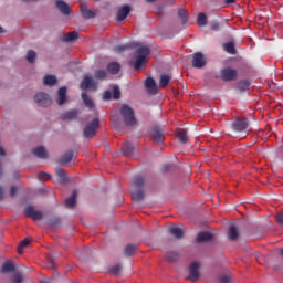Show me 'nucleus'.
<instances>
[{
    "mask_svg": "<svg viewBox=\"0 0 283 283\" xmlns=\"http://www.w3.org/2000/svg\"><path fill=\"white\" fill-rule=\"evenodd\" d=\"M119 115L126 127H134L138 123V120L136 119V113H134V108H132L127 104H123L120 106Z\"/></svg>",
    "mask_w": 283,
    "mask_h": 283,
    "instance_id": "1",
    "label": "nucleus"
},
{
    "mask_svg": "<svg viewBox=\"0 0 283 283\" xmlns=\"http://www.w3.org/2000/svg\"><path fill=\"white\" fill-rule=\"evenodd\" d=\"M136 60L134 63L135 70H140L145 63L149 60V54H151V50L149 46H139L136 51Z\"/></svg>",
    "mask_w": 283,
    "mask_h": 283,
    "instance_id": "2",
    "label": "nucleus"
},
{
    "mask_svg": "<svg viewBox=\"0 0 283 283\" xmlns=\"http://www.w3.org/2000/svg\"><path fill=\"white\" fill-rule=\"evenodd\" d=\"M101 127V122L98 118H94L91 123H88L83 130L84 138H94L96 136V132Z\"/></svg>",
    "mask_w": 283,
    "mask_h": 283,
    "instance_id": "3",
    "label": "nucleus"
},
{
    "mask_svg": "<svg viewBox=\"0 0 283 283\" xmlns=\"http://www.w3.org/2000/svg\"><path fill=\"white\" fill-rule=\"evenodd\" d=\"M34 103L38 107H50L52 105V97L45 92H40L34 96Z\"/></svg>",
    "mask_w": 283,
    "mask_h": 283,
    "instance_id": "4",
    "label": "nucleus"
},
{
    "mask_svg": "<svg viewBox=\"0 0 283 283\" xmlns=\"http://www.w3.org/2000/svg\"><path fill=\"white\" fill-rule=\"evenodd\" d=\"M199 279H200V263L192 262L189 265V275L187 280H189L190 282H198Z\"/></svg>",
    "mask_w": 283,
    "mask_h": 283,
    "instance_id": "5",
    "label": "nucleus"
},
{
    "mask_svg": "<svg viewBox=\"0 0 283 283\" xmlns=\"http://www.w3.org/2000/svg\"><path fill=\"white\" fill-rule=\"evenodd\" d=\"M78 156V153H74L73 150H67L64 155L59 159L60 165L64 167H70L72 165V160Z\"/></svg>",
    "mask_w": 283,
    "mask_h": 283,
    "instance_id": "6",
    "label": "nucleus"
},
{
    "mask_svg": "<svg viewBox=\"0 0 283 283\" xmlns=\"http://www.w3.org/2000/svg\"><path fill=\"white\" fill-rule=\"evenodd\" d=\"M207 65V61L205 60V54L202 52H196L192 55V67H196L197 70H202Z\"/></svg>",
    "mask_w": 283,
    "mask_h": 283,
    "instance_id": "7",
    "label": "nucleus"
},
{
    "mask_svg": "<svg viewBox=\"0 0 283 283\" xmlns=\"http://www.w3.org/2000/svg\"><path fill=\"white\" fill-rule=\"evenodd\" d=\"M220 76L224 82L235 81V78H238V71L231 67H226L221 70Z\"/></svg>",
    "mask_w": 283,
    "mask_h": 283,
    "instance_id": "8",
    "label": "nucleus"
},
{
    "mask_svg": "<svg viewBox=\"0 0 283 283\" xmlns=\"http://www.w3.org/2000/svg\"><path fill=\"white\" fill-rule=\"evenodd\" d=\"M24 216L27 218H32V220H43V212L34 210V207L27 206L24 208Z\"/></svg>",
    "mask_w": 283,
    "mask_h": 283,
    "instance_id": "9",
    "label": "nucleus"
},
{
    "mask_svg": "<svg viewBox=\"0 0 283 283\" xmlns=\"http://www.w3.org/2000/svg\"><path fill=\"white\" fill-rule=\"evenodd\" d=\"M249 127V119L247 117L237 118L235 122L232 123V129L234 132H244Z\"/></svg>",
    "mask_w": 283,
    "mask_h": 283,
    "instance_id": "10",
    "label": "nucleus"
},
{
    "mask_svg": "<svg viewBox=\"0 0 283 283\" xmlns=\"http://www.w3.org/2000/svg\"><path fill=\"white\" fill-rule=\"evenodd\" d=\"M151 138L157 145L165 143V130L163 128H154Z\"/></svg>",
    "mask_w": 283,
    "mask_h": 283,
    "instance_id": "11",
    "label": "nucleus"
},
{
    "mask_svg": "<svg viewBox=\"0 0 283 283\" xmlns=\"http://www.w3.org/2000/svg\"><path fill=\"white\" fill-rule=\"evenodd\" d=\"M57 10H60L61 14H63L64 17H70V14H72V8L67 6V3L65 1H61L59 0L55 3Z\"/></svg>",
    "mask_w": 283,
    "mask_h": 283,
    "instance_id": "12",
    "label": "nucleus"
},
{
    "mask_svg": "<svg viewBox=\"0 0 283 283\" xmlns=\"http://www.w3.org/2000/svg\"><path fill=\"white\" fill-rule=\"evenodd\" d=\"M56 103L57 105H65L67 103V87L62 86L59 88Z\"/></svg>",
    "mask_w": 283,
    "mask_h": 283,
    "instance_id": "13",
    "label": "nucleus"
},
{
    "mask_svg": "<svg viewBox=\"0 0 283 283\" xmlns=\"http://www.w3.org/2000/svg\"><path fill=\"white\" fill-rule=\"evenodd\" d=\"M81 90H90L91 87H96V82L90 75H85L80 84Z\"/></svg>",
    "mask_w": 283,
    "mask_h": 283,
    "instance_id": "14",
    "label": "nucleus"
},
{
    "mask_svg": "<svg viewBox=\"0 0 283 283\" xmlns=\"http://www.w3.org/2000/svg\"><path fill=\"white\" fill-rule=\"evenodd\" d=\"M168 231L177 240H182V237L185 235V228H184V226H181V227H171V228H169Z\"/></svg>",
    "mask_w": 283,
    "mask_h": 283,
    "instance_id": "15",
    "label": "nucleus"
},
{
    "mask_svg": "<svg viewBox=\"0 0 283 283\" xmlns=\"http://www.w3.org/2000/svg\"><path fill=\"white\" fill-rule=\"evenodd\" d=\"M129 12H132V8L129 6H123L117 11V21H125L129 17Z\"/></svg>",
    "mask_w": 283,
    "mask_h": 283,
    "instance_id": "16",
    "label": "nucleus"
},
{
    "mask_svg": "<svg viewBox=\"0 0 283 283\" xmlns=\"http://www.w3.org/2000/svg\"><path fill=\"white\" fill-rule=\"evenodd\" d=\"M61 120H76L78 118V111L72 109L60 115Z\"/></svg>",
    "mask_w": 283,
    "mask_h": 283,
    "instance_id": "17",
    "label": "nucleus"
},
{
    "mask_svg": "<svg viewBox=\"0 0 283 283\" xmlns=\"http://www.w3.org/2000/svg\"><path fill=\"white\" fill-rule=\"evenodd\" d=\"M145 87H146V90H147V92L149 93V94H156V92H157V87H156V80H154L153 77H148V78H146V81H145Z\"/></svg>",
    "mask_w": 283,
    "mask_h": 283,
    "instance_id": "18",
    "label": "nucleus"
},
{
    "mask_svg": "<svg viewBox=\"0 0 283 283\" xmlns=\"http://www.w3.org/2000/svg\"><path fill=\"white\" fill-rule=\"evenodd\" d=\"M31 153L36 156V158H41L42 160H45L48 158V150L43 146H39L31 150Z\"/></svg>",
    "mask_w": 283,
    "mask_h": 283,
    "instance_id": "19",
    "label": "nucleus"
},
{
    "mask_svg": "<svg viewBox=\"0 0 283 283\" xmlns=\"http://www.w3.org/2000/svg\"><path fill=\"white\" fill-rule=\"evenodd\" d=\"M78 197V191L77 190H73L71 197H69L65 200V207H67L69 209H74V207H76V198Z\"/></svg>",
    "mask_w": 283,
    "mask_h": 283,
    "instance_id": "20",
    "label": "nucleus"
},
{
    "mask_svg": "<svg viewBox=\"0 0 283 283\" xmlns=\"http://www.w3.org/2000/svg\"><path fill=\"white\" fill-rule=\"evenodd\" d=\"M240 238V230L235 226H230L228 230V239L231 240V242H235Z\"/></svg>",
    "mask_w": 283,
    "mask_h": 283,
    "instance_id": "21",
    "label": "nucleus"
},
{
    "mask_svg": "<svg viewBox=\"0 0 283 283\" xmlns=\"http://www.w3.org/2000/svg\"><path fill=\"white\" fill-rule=\"evenodd\" d=\"M211 240H213V234L209 232H199L196 238V242L199 244L202 242H211Z\"/></svg>",
    "mask_w": 283,
    "mask_h": 283,
    "instance_id": "22",
    "label": "nucleus"
},
{
    "mask_svg": "<svg viewBox=\"0 0 283 283\" xmlns=\"http://www.w3.org/2000/svg\"><path fill=\"white\" fill-rule=\"evenodd\" d=\"M81 14H82L83 19H86V20L96 18V13L94 11L87 9V4H82Z\"/></svg>",
    "mask_w": 283,
    "mask_h": 283,
    "instance_id": "23",
    "label": "nucleus"
},
{
    "mask_svg": "<svg viewBox=\"0 0 283 283\" xmlns=\"http://www.w3.org/2000/svg\"><path fill=\"white\" fill-rule=\"evenodd\" d=\"M76 39H78V31H71L62 35L63 43H72V41H76Z\"/></svg>",
    "mask_w": 283,
    "mask_h": 283,
    "instance_id": "24",
    "label": "nucleus"
},
{
    "mask_svg": "<svg viewBox=\"0 0 283 283\" xmlns=\"http://www.w3.org/2000/svg\"><path fill=\"white\" fill-rule=\"evenodd\" d=\"M17 268L14 266V263H12L11 260L6 261L1 266V273H12Z\"/></svg>",
    "mask_w": 283,
    "mask_h": 283,
    "instance_id": "25",
    "label": "nucleus"
},
{
    "mask_svg": "<svg viewBox=\"0 0 283 283\" xmlns=\"http://www.w3.org/2000/svg\"><path fill=\"white\" fill-rule=\"evenodd\" d=\"M56 83H59V80L54 75H45L43 78V84L49 87L56 85Z\"/></svg>",
    "mask_w": 283,
    "mask_h": 283,
    "instance_id": "26",
    "label": "nucleus"
},
{
    "mask_svg": "<svg viewBox=\"0 0 283 283\" xmlns=\"http://www.w3.org/2000/svg\"><path fill=\"white\" fill-rule=\"evenodd\" d=\"M123 155L129 158V156L134 155V145L127 142L122 148Z\"/></svg>",
    "mask_w": 283,
    "mask_h": 283,
    "instance_id": "27",
    "label": "nucleus"
},
{
    "mask_svg": "<svg viewBox=\"0 0 283 283\" xmlns=\"http://www.w3.org/2000/svg\"><path fill=\"white\" fill-rule=\"evenodd\" d=\"M107 72H109L111 74H118V72H120V64L118 62H111L107 66H106Z\"/></svg>",
    "mask_w": 283,
    "mask_h": 283,
    "instance_id": "28",
    "label": "nucleus"
},
{
    "mask_svg": "<svg viewBox=\"0 0 283 283\" xmlns=\"http://www.w3.org/2000/svg\"><path fill=\"white\" fill-rule=\"evenodd\" d=\"M82 101L85 107H88V109H94V102L92 101V98H90L86 92L82 93Z\"/></svg>",
    "mask_w": 283,
    "mask_h": 283,
    "instance_id": "29",
    "label": "nucleus"
},
{
    "mask_svg": "<svg viewBox=\"0 0 283 283\" xmlns=\"http://www.w3.org/2000/svg\"><path fill=\"white\" fill-rule=\"evenodd\" d=\"M223 50L228 54H235V43L233 42H227L223 44Z\"/></svg>",
    "mask_w": 283,
    "mask_h": 283,
    "instance_id": "30",
    "label": "nucleus"
},
{
    "mask_svg": "<svg viewBox=\"0 0 283 283\" xmlns=\"http://www.w3.org/2000/svg\"><path fill=\"white\" fill-rule=\"evenodd\" d=\"M237 87L240 92H247V90L251 87V82H249L248 80L240 81Z\"/></svg>",
    "mask_w": 283,
    "mask_h": 283,
    "instance_id": "31",
    "label": "nucleus"
},
{
    "mask_svg": "<svg viewBox=\"0 0 283 283\" xmlns=\"http://www.w3.org/2000/svg\"><path fill=\"white\" fill-rule=\"evenodd\" d=\"M177 138L184 145H186V143H189V136L187 135V132H185V130L177 132Z\"/></svg>",
    "mask_w": 283,
    "mask_h": 283,
    "instance_id": "32",
    "label": "nucleus"
},
{
    "mask_svg": "<svg viewBox=\"0 0 283 283\" xmlns=\"http://www.w3.org/2000/svg\"><path fill=\"white\" fill-rule=\"evenodd\" d=\"M132 199L135 201V202H140V200H144L145 199V191L143 190H137L135 192L132 193Z\"/></svg>",
    "mask_w": 283,
    "mask_h": 283,
    "instance_id": "33",
    "label": "nucleus"
},
{
    "mask_svg": "<svg viewBox=\"0 0 283 283\" xmlns=\"http://www.w3.org/2000/svg\"><path fill=\"white\" fill-rule=\"evenodd\" d=\"M32 242V239L30 238H25L24 240H22L18 247V253L19 255H21L23 253V249L25 247H28L30 243Z\"/></svg>",
    "mask_w": 283,
    "mask_h": 283,
    "instance_id": "34",
    "label": "nucleus"
},
{
    "mask_svg": "<svg viewBox=\"0 0 283 283\" xmlns=\"http://www.w3.org/2000/svg\"><path fill=\"white\" fill-rule=\"evenodd\" d=\"M169 81H171V76L161 74L159 80L160 87H167L169 85Z\"/></svg>",
    "mask_w": 283,
    "mask_h": 283,
    "instance_id": "35",
    "label": "nucleus"
},
{
    "mask_svg": "<svg viewBox=\"0 0 283 283\" xmlns=\"http://www.w3.org/2000/svg\"><path fill=\"white\" fill-rule=\"evenodd\" d=\"M94 76L97 81H103V80L107 78V71L97 70V71H95Z\"/></svg>",
    "mask_w": 283,
    "mask_h": 283,
    "instance_id": "36",
    "label": "nucleus"
},
{
    "mask_svg": "<svg viewBox=\"0 0 283 283\" xmlns=\"http://www.w3.org/2000/svg\"><path fill=\"white\" fill-rule=\"evenodd\" d=\"M133 185L137 187V189H140V187L145 185V179L142 176H136L133 178Z\"/></svg>",
    "mask_w": 283,
    "mask_h": 283,
    "instance_id": "37",
    "label": "nucleus"
},
{
    "mask_svg": "<svg viewBox=\"0 0 283 283\" xmlns=\"http://www.w3.org/2000/svg\"><path fill=\"white\" fill-rule=\"evenodd\" d=\"M134 253H136V245H134V244L126 245V248L124 250V254L127 258H129V256L134 255Z\"/></svg>",
    "mask_w": 283,
    "mask_h": 283,
    "instance_id": "38",
    "label": "nucleus"
},
{
    "mask_svg": "<svg viewBox=\"0 0 283 283\" xmlns=\"http://www.w3.org/2000/svg\"><path fill=\"white\" fill-rule=\"evenodd\" d=\"M197 23L200 28L207 25V14L205 13H199L197 18Z\"/></svg>",
    "mask_w": 283,
    "mask_h": 283,
    "instance_id": "39",
    "label": "nucleus"
},
{
    "mask_svg": "<svg viewBox=\"0 0 283 283\" xmlns=\"http://www.w3.org/2000/svg\"><path fill=\"white\" fill-rule=\"evenodd\" d=\"M120 271H123V268L120 266V264H116L108 270V273L111 275H120Z\"/></svg>",
    "mask_w": 283,
    "mask_h": 283,
    "instance_id": "40",
    "label": "nucleus"
},
{
    "mask_svg": "<svg viewBox=\"0 0 283 283\" xmlns=\"http://www.w3.org/2000/svg\"><path fill=\"white\" fill-rule=\"evenodd\" d=\"M188 12H187V10L186 9H179L178 10V17H179V19L181 20V22L185 24V23H187V17H188Z\"/></svg>",
    "mask_w": 283,
    "mask_h": 283,
    "instance_id": "41",
    "label": "nucleus"
},
{
    "mask_svg": "<svg viewBox=\"0 0 283 283\" xmlns=\"http://www.w3.org/2000/svg\"><path fill=\"white\" fill-rule=\"evenodd\" d=\"M27 61L29 63H34L36 61V52H34L33 50H30L28 53H27Z\"/></svg>",
    "mask_w": 283,
    "mask_h": 283,
    "instance_id": "42",
    "label": "nucleus"
},
{
    "mask_svg": "<svg viewBox=\"0 0 283 283\" xmlns=\"http://www.w3.org/2000/svg\"><path fill=\"white\" fill-rule=\"evenodd\" d=\"M166 260H168V262H176L178 260L177 252H167Z\"/></svg>",
    "mask_w": 283,
    "mask_h": 283,
    "instance_id": "43",
    "label": "nucleus"
},
{
    "mask_svg": "<svg viewBox=\"0 0 283 283\" xmlns=\"http://www.w3.org/2000/svg\"><path fill=\"white\" fill-rule=\"evenodd\" d=\"M56 176L59 177L61 182H65L66 175H65V170L63 168L56 169Z\"/></svg>",
    "mask_w": 283,
    "mask_h": 283,
    "instance_id": "44",
    "label": "nucleus"
},
{
    "mask_svg": "<svg viewBox=\"0 0 283 283\" xmlns=\"http://www.w3.org/2000/svg\"><path fill=\"white\" fill-rule=\"evenodd\" d=\"M113 98H115V101L120 98V88L116 85L113 87Z\"/></svg>",
    "mask_w": 283,
    "mask_h": 283,
    "instance_id": "45",
    "label": "nucleus"
},
{
    "mask_svg": "<svg viewBox=\"0 0 283 283\" xmlns=\"http://www.w3.org/2000/svg\"><path fill=\"white\" fill-rule=\"evenodd\" d=\"M125 50H129V45H128V44L118 45V46H115V48H114V51H115V52H118V53L125 52Z\"/></svg>",
    "mask_w": 283,
    "mask_h": 283,
    "instance_id": "46",
    "label": "nucleus"
},
{
    "mask_svg": "<svg viewBox=\"0 0 283 283\" xmlns=\"http://www.w3.org/2000/svg\"><path fill=\"white\" fill-rule=\"evenodd\" d=\"M38 178L39 180H50V174L41 171L38 174Z\"/></svg>",
    "mask_w": 283,
    "mask_h": 283,
    "instance_id": "47",
    "label": "nucleus"
},
{
    "mask_svg": "<svg viewBox=\"0 0 283 283\" xmlns=\"http://www.w3.org/2000/svg\"><path fill=\"white\" fill-rule=\"evenodd\" d=\"M219 283H233V281L231 280V277L229 275H222L219 279Z\"/></svg>",
    "mask_w": 283,
    "mask_h": 283,
    "instance_id": "48",
    "label": "nucleus"
},
{
    "mask_svg": "<svg viewBox=\"0 0 283 283\" xmlns=\"http://www.w3.org/2000/svg\"><path fill=\"white\" fill-rule=\"evenodd\" d=\"M112 99V92L105 91L103 94V101H111Z\"/></svg>",
    "mask_w": 283,
    "mask_h": 283,
    "instance_id": "49",
    "label": "nucleus"
},
{
    "mask_svg": "<svg viewBox=\"0 0 283 283\" xmlns=\"http://www.w3.org/2000/svg\"><path fill=\"white\" fill-rule=\"evenodd\" d=\"M13 283H23V276L21 274H17L13 277Z\"/></svg>",
    "mask_w": 283,
    "mask_h": 283,
    "instance_id": "50",
    "label": "nucleus"
},
{
    "mask_svg": "<svg viewBox=\"0 0 283 283\" xmlns=\"http://www.w3.org/2000/svg\"><path fill=\"white\" fill-rule=\"evenodd\" d=\"M276 222H279L280 227H283V212L276 216Z\"/></svg>",
    "mask_w": 283,
    "mask_h": 283,
    "instance_id": "51",
    "label": "nucleus"
},
{
    "mask_svg": "<svg viewBox=\"0 0 283 283\" xmlns=\"http://www.w3.org/2000/svg\"><path fill=\"white\" fill-rule=\"evenodd\" d=\"M10 196H11V198H14V196H17V186H11Z\"/></svg>",
    "mask_w": 283,
    "mask_h": 283,
    "instance_id": "52",
    "label": "nucleus"
},
{
    "mask_svg": "<svg viewBox=\"0 0 283 283\" xmlns=\"http://www.w3.org/2000/svg\"><path fill=\"white\" fill-rule=\"evenodd\" d=\"M211 30H214V31L220 30V24H218V22H213V23L211 24Z\"/></svg>",
    "mask_w": 283,
    "mask_h": 283,
    "instance_id": "53",
    "label": "nucleus"
},
{
    "mask_svg": "<svg viewBox=\"0 0 283 283\" xmlns=\"http://www.w3.org/2000/svg\"><path fill=\"white\" fill-rule=\"evenodd\" d=\"M6 197V191L3 190V187L0 186V200H3Z\"/></svg>",
    "mask_w": 283,
    "mask_h": 283,
    "instance_id": "54",
    "label": "nucleus"
},
{
    "mask_svg": "<svg viewBox=\"0 0 283 283\" xmlns=\"http://www.w3.org/2000/svg\"><path fill=\"white\" fill-rule=\"evenodd\" d=\"M61 223V219H55L51 222V226L52 227H56V224H60Z\"/></svg>",
    "mask_w": 283,
    "mask_h": 283,
    "instance_id": "55",
    "label": "nucleus"
},
{
    "mask_svg": "<svg viewBox=\"0 0 283 283\" xmlns=\"http://www.w3.org/2000/svg\"><path fill=\"white\" fill-rule=\"evenodd\" d=\"M3 176V165L0 161V178Z\"/></svg>",
    "mask_w": 283,
    "mask_h": 283,
    "instance_id": "56",
    "label": "nucleus"
},
{
    "mask_svg": "<svg viewBox=\"0 0 283 283\" xmlns=\"http://www.w3.org/2000/svg\"><path fill=\"white\" fill-rule=\"evenodd\" d=\"M0 156H6V150L0 146Z\"/></svg>",
    "mask_w": 283,
    "mask_h": 283,
    "instance_id": "57",
    "label": "nucleus"
},
{
    "mask_svg": "<svg viewBox=\"0 0 283 283\" xmlns=\"http://www.w3.org/2000/svg\"><path fill=\"white\" fill-rule=\"evenodd\" d=\"M226 3H235V0H224Z\"/></svg>",
    "mask_w": 283,
    "mask_h": 283,
    "instance_id": "58",
    "label": "nucleus"
},
{
    "mask_svg": "<svg viewBox=\"0 0 283 283\" xmlns=\"http://www.w3.org/2000/svg\"><path fill=\"white\" fill-rule=\"evenodd\" d=\"M22 1H27V3H32V2L38 1V0H22Z\"/></svg>",
    "mask_w": 283,
    "mask_h": 283,
    "instance_id": "59",
    "label": "nucleus"
},
{
    "mask_svg": "<svg viewBox=\"0 0 283 283\" xmlns=\"http://www.w3.org/2000/svg\"><path fill=\"white\" fill-rule=\"evenodd\" d=\"M147 1V3H154V1H156V0H146Z\"/></svg>",
    "mask_w": 283,
    "mask_h": 283,
    "instance_id": "60",
    "label": "nucleus"
},
{
    "mask_svg": "<svg viewBox=\"0 0 283 283\" xmlns=\"http://www.w3.org/2000/svg\"><path fill=\"white\" fill-rule=\"evenodd\" d=\"M2 32H3V28H2V27H0V34H2Z\"/></svg>",
    "mask_w": 283,
    "mask_h": 283,
    "instance_id": "61",
    "label": "nucleus"
},
{
    "mask_svg": "<svg viewBox=\"0 0 283 283\" xmlns=\"http://www.w3.org/2000/svg\"><path fill=\"white\" fill-rule=\"evenodd\" d=\"M51 269H54V263L53 262H51Z\"/></svg>",
    "mask_w": 283,
    "mask_h": 283,
    "instance_id": "62",
    "label": "nucleus"
},
{
    "mask_svg": "<svg viewBox=\"0 0 283 283\" xmlns=\"http://www.w3.org/2000/svg\"><path fill=\"white\" fill-rule=\"evenodd\" d=\"M43 283H49L48 281H44Z\"/></svg>",
    "mask_w": 283,
    "mask_h": 283,
    "instance_id": "63",
    "label": "nucleus"
}]
</instances>
